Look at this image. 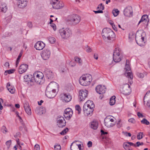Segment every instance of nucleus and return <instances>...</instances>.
I'll list each match as a JSON object with an SVG mask.
<instances>
[{
    "label": "nucleus",
    "instance_id": "obj_23",
    "mask_svg": "<svg viewBox=\"0 0 150 150\" xmlns=\"http://www.w3.org/2000/svg\"><path fill=\"white\" fill-rule=\"evenodd\" d=\"M124 13L125 16L130 17L132 15V10L131 7L129 6L125 8L124 11Z\"/></svg>",
    "mask_w": 150,
    "mask_h": 150
},
{
    "label": "nucleus",
    "instance_id": "obj_24",
    "mask_svg": "<svg viewBox=\"0 0 150 150\" xmlns=\"http://www.w3.org/2000/svg\"><path fill=\"white\" fill-rule=\"evenodd\" d=\"M28 68V65L25 64H23L21 65L18 70L19 73L22 74L26 71Z\"/></svg>",
    "mask_w": 150,
    "mask_h": 150
},
{
    "label": "nucleus",
    "instance_id": "obj_37",
    "mask_svg": "<svg viewBox=\"0 0 150 150\" xmlns=\"http://www.w3.org/2000/svg\"><path fill=\"white\" fill-rule=\"evenodd\" d=\"M75 61L77 62L80 66H81L82 64V61L81 59V58L78 57H76L75 58Z\"/></svg>",
    "mask_w": 150,
    "mask_h": 150
},
{
    "label": "nucleus",
    "instance_id": "obj_54",
    "mask_svg": "<svg viewBox=\"0 0 150 150\" xmlns=\"http://www.w3.org/2000/svg\"><path fill=\"white\" fill-rule=\"evenodd\" d=\"M51 26L53 28L54 30L55 31L57 29L56 26L54 24H52L51 25Z\"/></svg>",
    "mask_w": 150,
    "mask_h": 150
},
{
    "label": "nucleus",
    "instance_id": "obj_63",
    "mask_svg": "<svg viewBox=\"0 0 150 150\" xmlns=\"http://www.w3.org/2000/svg\"><path fill=\"white\" fill-rule=\"evenodd\" d=\"M94 12L96 13H103V11L102 10H98L97 11H94Z\"/></svg>",
    "mask_w": 150,
    "mask_h": 150
},
{
    "label": "nucleus",
    "instance_id": "obj_52",
    "mask_svg": "<svg viewBox=\"0 0 150 150\" xmlns=\"http://www.w3.org/2000/svg\"><path fill=\"white\" fill-rule=\"evenodd\" d=\"M129 122H131L132 123L134 124L135 122V120L134 119L132 118L129 119L128 120Z\"/></svg>",
    "mask_w": 150,
    "mask_h": 150
},
{
    "label": "nucleus",
    "instance_id": "obj_43",
    "mask_svg": "<svg viewBox=\"0 0 150 150\" xmlns=\"http://www.w3.org/2000/svg\"><path fill=\"white\" fill-rule=\"evenodd\" d=\"M76 110L78 111V114H80L81 113V108L79 105H76L75 107Z\"/></svg>",
    "mask_w": 150,
    "mask_h": 150
},
{
    "label": "nucleus",
    "instance_id": "obj_36",
    "mask_svg": "<svg viewBox=\"0 0 150 150\" xmlns=\"http://www.w3.org/2000/svg\"><path fill=\"white\" fill-rule=\"evenodd\" d=\"M123 146L126 150H131V147L127 142L124 143Z\"/></svg>",
    "mask_w": 150,
    "mask_h": 150
},
{
    "label": "nucleus",
    "instance_id": "obj_49",
    "mask_svg": "<svg viewBox=\"0 0 150 150\" xmlns=\"http://www.w3.org/2000/svg\"><path fill=\"white\" fill-rule=\"evenodd\" d=\"M98 8L101 10L102 11L103 10H104V7L103 5L102 4H100L98 5Z\"/></svg>",
    "mask_w": 150,
    "mask_h": 150
},
{
    "label": "nucleus",
    "instance_id": "obj_57",
    "mask_svg": "<svg viewBox=\"0 0 150 150\" xmlns=\"http://www.w3.org/2000/svg\"><path fill=\"white\" fill-rule=\"evenodd\" d=\"M92 145V142L91 141H89L87 143V145L88 147H91Z\"/></svg>",
    "mask_w": 150,
    "mask_h": 150
},
{
    "label": "nucleus",
    "instance_id": "obj_53",
    "mask_svg": "<svg viewBox=\"0 0 150 150\" xmlns=\"http://www.w3.org/2000/svg\"><path fill=\"white\" fill-rule=\"evenodd\" d=\"M143 144L144 143H143V142L140 143L139 142H136V147H139V146L143 145Z\"/></svg>",
    "mask_w": 150,
    "mask_h": 150
},
{
    "label": "nucleus",
    "instance_id": "obj_40",
    "mask_svg": "<svg viewBox=\"0 0 150 150\" xmlns=\"http://www.w3.org/2000/svg\"><path fill=\"white\" fill-rule=\"evenodd\" d=\"M141 122L142 123L146 125H149V122L145 118H144Z\"/></svg>",
    "mask_w": 150,
    "mask_h": 150
},
{
    "label": "nucleus",
    "instance_id": "obj_4",
    "mask_svg": "<svg viewBox=\"0 0 150 150\" xmlns=\"http://www.w3.org/2000/svg\"><path fill=\"white\" fill-rule=\"evenodd\" d=\"M59 33L62 39H68L72 34V32L70 29L68 28H63L60 29Z\"/></svg>",
    "mask_w": 150,
    "mask_h": 150
},
{
    "label": "nucleus",
    "instance_id": "obj_59",
    "mask_svg": "<svg viewBox=\"0 0 150 150\" xmlns=\"http://www.w3.org/2000/svg\"><path fill=\"white\" fill-rule=\"evenodd\" d=\"M112 26L113 29L116 31H117V28L116 27L115 25L114 24L113 25H112Z\"/></svg>",
    "mask_w": 150,
    "mask_h": 150
},
{
    "label": "nucleus",
    "instance_id": "obj_47",
    "mask_svg": "<svg viewBox=\"0 0 150 150\" xmlns=\"http://www.w3.org/2000/svg\"><path fill=\"white\" fill-rule=\"evenodd\" d=\"M11 140H9L7 141L6 143V145L7 148H9L11 144Z\"/></svg>",
    "mask_w": 150,
    "mask_h": 150
},
{
    "label": "nucleus",
    "instance_id": "obj_60",
    "mask_svg": "<svg viewBox=\"0 0 150 150\" xmlns=\"http://www.w3.org/2000/svg\"><path fill=\"white\" fill-rule=\"evenodd\" d=\"M124 134L126 136H129V137H130L131 136V134L130 133L125 132Z\"/></svg>",
    "mask_w": 150,
    "mask_h": 150
},
{
    "label": "nucleus",
    "instance_id": "obj_25",
    "mask_svg": "<svg viewBox=\"0 0 150 150\" xmlns=\"http://www.w3.org/2000/svg\"><path fill=\"white\" fill-rule=\"evenodd\" d=\"M35 111L37 114L41 115L45 113L46 110L45 108H41L38 107L36 108L35 109Z\"/></svg>",
    "mask_w": 150,
    "mask_h": 150
},
{
    "label": "nucleus",
    "instance_id": "obj_18",
    "mask_svg": "<svg viewBox=\"0 0 150 150\" xmlns=\"http://www.w3.org/2000/svg\"><path fill=\"white\" fill-rule=\"evenodd\" d=\"M73 113V111L71 108H67L64 111V116L67 119L69 120L72 117Z\"/></svg>",
    "mask_w": 150,
    "mask_h": 150
},
{
    "label": "nucleus",
    "instance_id": "obj_48",
    "mask_svg": "<svg viewBox=\"0 0 150 150\" xmlns=\"http://www.w3.org/2000/svg\"><path fill=\"white\" fill-rule=\"evenodd\" d=\"M137 76L141 78H143L144 76V75L143 73H138L137 74Z\"/></svg>",
    "mask_w": 150,
    "mask_h": 150
},
{
    "label": "nucleus",
    "instance_id": "obj_9",
    "mask_svg": "<svg viewBox=\"0 0 150 150\" xmlns=\"http://www.w3.org/2000/svg\"><path fill=\"white\" fill-rule=\"evenodd\" d=\"M52 8L55 9H60L62 8L64 6V4L62 1L59 0H53L50 2Z\"/></svg>",
    "mask_w": 150,
    "mask_h": 150
},
{
    "label": "nucleus",
    "instance_id": "obj_55",
    "mask_svg": "<svg viewBox=\"0 0 150 150\" xmlns=\"http://www.w3.org/2000/svg\"><path fill=\"white\" fill-rule=\"evenodd\" d=\"M15 71V69H12L8 70H7V71L8 72V74H11L13 73Z\"/></svg>",
    "mask_w": 150,
    "mask_h": 150
},
{
    "label": "nucleus",
    "instance_id": "obj_10",
    "mask_svg": "<svg viewBox=\"0 0 150 150\" xmlns=\"http://www.w3.org/2000/svg\"><path fill=\"white\" fill-rule=\"evenodd\" d=\"M67 21L74 24L76 25L80 21L81 18L77 15L73 14L68 17Z\"/></svg>",
    "mask_w": 150,
    "mask_h": 150
},
{
    "label": "nucleus",
    "instance_id": "obj_3",
    "mask_svg": "<svg viewBox=\"0 0 150 150\" xmlns=\"http://www.w3.org/2000/svg\"><path fill=\"white\" fill-rule=\"evenodd\" d=\"M92 80V76L89 74L83 75L79 78V83L83 86H87L89 85Z\"/></svg>",
    "mask_w": 150,
    "mask_h": 150
},
{
    "label": "nucleus",
    "instance_id": "obj_33",
    "mask_svg": "<svg viewBox=\"0 0 150 150\" xmlns=\"http://www.w3.org/2000/svg\"><path fill=\"white\" fill-rule=\"evenodd\" d=\"M25 81L29 82V81L34 82V81L33 79V77L32 75H25L24 76Z\"/></svg>",
    "mask_w": 150,
    "mask_h": 150
},
{
    "label": "nucleus",
    "instance_id": "obj_17",
    "mask_svg": "<svg viewBox=\"0 0 150 150\" xmlns=\"http://www.w3.org/2000/svg\"><path fill=\"white\" fill-rule=\"evenodd\" d=\"M59 85L56 82H52L49 84L47 88L57 91L59 89Z\"/></svg>",
    "mask_w": 150,
    "mask_h": 150
},
{
    "label": "nucleus",
    "instance_id": "obj_13",
    "mask_svg": "<svg viewBox=\"0 0 150 150\" xmlns=\"http://www.w3.org/2000/svg\"><path fill=\"white\" fill-rule=\"evenodd\" d=\"M149 19L148 16L144 15L142 17L141 19L139 21L138 25L140 24L141 25L146 27L148 25Z\"/></svg>",
    "mask_w": 150,
    "mask_h": 150
},
{
    "label": "nucleus",
    "instance_id": "obj_30",
    "mask_svg": "<svg viewBox=\"0 0 150 150\" xmlns=\"http://www.w3.org/2000/svg\"><path fill=\"white\" fill-rule=\"evenodd\" d=\"M98 126V122L95 120H93L90 123V127L94 130L97 129Z\"/></svg>",
    "mask_w": 150,
    "mask_h": 150
},
{
    "label": "nucleus",
    "instance_id": "obj_32",
    "mask_svg": "<svg viewBox=\"0 0 150 150\" xmlns=\"http://www.w3.org/2000/svg\"><path fill=\"white\" fill-rule=\"evenodd\" d=\"M64 100L66 102H68L70 101L71 99V97L68 93H65L63 97Z\"/></svg>",
    "mask_w": 150,
    "mask_h": 150
},
{
    "label": "nucleus",
    "instance_id": "obj_2",
    "mask_svg": "<svg viewBox=\"0 0 150 150\" xmlns=\"http://www.w3.org/2000/svg\"><path fill=\"white\" fill-rule=\"evenodd\" d=\"M95 105L93 102L91 100H88L84 105L83 111L85 115L86 116L91 115L93 111Z\"/></svg>",
    "mask_w": 150,
    "mask_h": 150
},
{
    "label": "nucleus",
    "instance_id": "obj_20",
    "mask_svg": "<svg viewBox=\"0 0 150 150\" xmlns=\"http://www.w3.org/2000/svg\"><path fill=\"white\" fill-rule=\"evenodd\" d=\"M144 102L147 106H150V91H148L144 97Z\"/></svg>",
    "mask_w": 150,
    "mask_h": 150
},
{
    "label": "nucleus",
    "instance_id": "obj_19",
    "mask_svg": "<svg viewBox=\"0 0 150 150\" xmlns=\"http://www.w3.org/2000/svg\"><path fill=\"white\" fill-rule=\"evenodd\" d=\"M57 93V91L46 88V95L49 98H53L56 95Z\"/></svg>",
    "mask_w": 150,
    "mask_h": 150
},
{
    "label": "nucleus",
    "instance_id": "obj_50",
    "mask_svg": "<svg viewBox=\"0 0 150 150\" xmlns=\"http://www.w3.org/2000/svg\"><path fill=\"white\" fill-rule=\"evenodd\" d=\"M3 102L4 101L1 98H0V109L1 110H2L3 109V107L1 105V103H3Z\"/></svg>",
    "mask_w": 150,
    "mask_h": 150
},
{
    "label": "nucleus",
    "instance_id": "obj_39",
    "mask_svg": "<svg viewBox=\"0 0 150 150\" xmlns=\"http://www.w3.org/2000/svg\"><path fill=\"white\" fill-rule=\"evenodd\" d=\"M69 130V129L68 128H66L64 129H63L62 132H60V134L62 135H64Z\"/></svg>",
    "mask_w": 150,
    "mask_h": 150
},
{
    "label": "nucleus",
    "instance_id": "obj_22",
    "mask_svg": "<svg viewBox=\"0 0 150 150\" xmlns=\"http://www.w3.org/2000/svg\"><path fill=\"white\" fill-rule=\"evenodd\" d=\"M45 46V44L42 42L40 41L37 42L34 45V47L35 49L38 50H42Z\"/></svg>",
    "mask_w": 150,
    "mask_h": 150
},
{
    "label": "nucleus",
    "instance_id": "obj_31",
    "mask_svg": "<svg viewBox=\"0 0 150 150\" xmlns=\"http://www.w3.org/2000/svg\"><path fill=\"white\" fill-rule=\"evenodd\" d=\"M7 88L9 92L12 94L14 93L15 92V90L14 88L11 86V84L10 83H7Z\"/></svg>",
    "mask_w": 150,
    "mask_h": 150
},
{
    "label": "nucleus",
    "instance_id": "obj_38",
    "mask_svg": "<svg viewBox=\"0 0 150 150\" xmlns=\"http://www.w3.org/2000/svg\"><path fill=\"white\" fill-rule=\"evenodd\" d=\"M119 11L117 9H114L112 11V13L115 17L117 16L119 14Z\"/></svg>",
    "mask_w": 150,
    "mask_h": 150
},
{
    "label": "nucleus",
    "instance_id": "obj_7",
    "mask_svg": "<svg viewBox=\"0 0 150 150\" xmlns=\"http://www.w3.org/2000/svg\"><path fill=\"white\" fill-rule=\"evenodd\" d=\"M135 39L137 43L139 45L141 46L144 45V38L142 36L141 32L137 31L135 35Z\"/></svg>",
    "mask_w": 150,
    "mask_h": 150
},
{
    "label": "nucleus",
    "instance_id": "obj_46",
    "mask_svg": "<svg viewBox=\"0 0 150 150\" xmlns=\"http://www.w3.org/2000/svg\"><path fill=\"white\" fill-rule=\"evenodd\" d=\"M122 125V124L121 122V120H119L117 122V127L119 128H120Z\"/></svg>",
    "mask_w": 150,
    "mask_h": 150
},
{
    "label": "nucleus",
    "instance_id": "obj_62",
    "mask_svg": "<svg viewBox=\"0 0 150 150\" xmlns=\"http://www.w3.org/2000/svg\"><path fill=\"white\" fill-rule=\"evenodd\" d=\"M86 51L88 52H90L92 51V49L90 47H88L86 50Z\"/></svg>",
    "mask_w": 150,
    "mask_h": 150
},
{
    "label": "nucleus",
    "instance_id": "obj_61",
    "mask_svg": "<svg viewBox=\"0 0 150 150\" xmlns=\"http://www.w3.org/2000/svg\"><path fill=\"white\" fill-rule=\"evenodd\" d=\"M128 144H129V146H134V147H136V144H134L132 142H127Z\"/></svg>",
    "mask_w": 150,
    "mask_h": 150
},
{
    "label": "nucleus",
    "instance_id": "obj_26",
    "mask_svg": "<svg viewBox=\"0 0 150 150\" xmlns=\"http://www.w3.org/2000/svg\"><path fill=\"white\" fill-rule=\"evenodd\" d=\"M23 107L26 113L29 115L31 114V110L28 102H25L23 104Z\"/></svg>",
    "mask_w": 150,
    "mask_h": 150
},
{
    "label": "nucleus",
    "instance_id": "obj_41",
    "mask_svg": "<svg viewBox=\"0 0 150 150\" xmlns=\"http://www.w3.org/2000/svg\"><path fill=\"white\" fill-rule=\"evenodd\" d=\"M143 133L142 132L139 133L137 135V138L138 139H140L143 137Z\"/></svg>",
    "mask_w": 150,
    "mask_h": 150
},
{
    "label": "nucleus",
    "instance_id": "obj_45",
    "mask_svg": "<svg viewBox=\"0 0 150 150\" xmlns=\"http://www.w3.org/2000/svg\"><path fill=\"white\" fill-rule=\"evenodd\" d=\"M1 130L4 133H6L7 132V129L5 126H3L1 127Z\"/></svg>",
    "mask_w": 150,
    "mask_h": 150
},
{
    "label": "nucleus",
    "instance_id": "obj_27",
    "mask_svg": "<svg viewBox=\"0 0 150 150\" xmlns=\"http://www.w3.org/2000/svg\"><path fill=\"white\" fill-rule=\"evenodd\" d=\"M71 150H82L80 144H77L75 143H72L71 146Z\"/></svg>",
    "mask_w": 150,
    "mask_h": 150
},
{
    "label": "nucleus",
    "instance_id": "obj_14",
    "mask_svg": "<svg viewBox=\"0 0 150 150\" xmlns=\"http://www.w3.org/2000/svg\"><path fill=\"white\" fill-rule=\"evenodd\" d=\"M122 92L125 95L129 94L131 92L130 85L128 83L124 84L122 88Z\"/></svg>",
    "mask_w": 150,
    "mask_h": 150
},
{
    "label": "nucleus",
    "instance_id": "obj_56",
    "mask_svg": "<svg viewBox=\"0 0 150 150\" xmlns=\"http://www.w3.org/2000/svg\"><path fill=\"white\" fill-rule=\"evenodd\" d=\"M94 58L95 59L97 60L98 59V54L97 53H94L93 55Z\"/></svg>",
    "mask_w": 150,
    "mask_h": 150
},
{
    "label": "nucleus",
    "instance_id": "obj_34",
    "mask_svg": "<svg viewBox=\"0 0 150 150\" xmlns=\"http://www.w3.org/2000/svg\"><path fill=\"white\" fill-rule=\"evenodd\" d=\"M1 11L3 12H6L7 10V7L6 4L4 3H1V5L0 6Z\"/></svg>",
    "mask_w": 150,
    "mask_h": 150
},
{
    "label": "nucleus",
    "instance_id": "obj_12",
    "mask_svg": "<svg viewBox=\"0 0 150 150\" xmlns=\"http://www.w3.org/2000/svg\"><path fill=\"white\" fill-rule=\"evenodd\" d=\"M57 125L59 127H63L66 125V121L62 116H59L57 118Z\"/></svg>",
    "mask_w": 150,
    "mask_h": 150
},
{
    "label": "nucleus",
    "instance_id": "obj_64",
    "mask_svg": "<svg viewBox=\"0 0 150 150\" xmlns=\"http://www.w3.org/2000/svg\"><path fill=\"white\" fill-rule=\"evenodd\" d=\"M4 66L6 67H9V63L8 62H6L4 64Z\"/></svg>",
    "mask_w": 150,
    "mask_h": 150
},
{
    "label": "nucleus",
    "instance_id": "obj_5",
    "mask_svg": "<svg viewBox=\"0 0 150 150\" xmlns=\"http://www.w3.org/2000/svg\"><path fill=\"white\" fill-rule=\"evenodd\" d=\"M123 57L122 52L121 49L116 48L114 50L113 54V58L115 62H120Z\"/></svg>",
    "mask_w": 150,
    "mask_h": 150
},
{
    "label": "nucleus",
    "instance_id": "obj_16",
    "mask_svg": "<svg viewBox=\"0 0 150 150\" xmlns=\"http://www.w3.org/2000/svg\"><path fill=\"white\" fill-rule=\"evenodd\" d=\"M88 91L86 90L82 89L79 92V100L80 101L84 100L88 96Z\"/></svg>",
    "mask_w": 150,
    "mask_h": 150
},
{
    "label": "nucleus",
    "instance_id": "obj_51",
    "mask_svg": "<svg viewBox=\"0 0 150 150\" xmlns=\"http://www.w3.org/2000/svg\"><path fill=\"white\" fill-rule=\"evenodd\" d=\"M34 150H40V146L38 144H36L34 147Z\"/></svg>",
    "mask_w": 150,
    "mask_h": 150
},
{
    "label": "nucleus",
    "instance_id": "obj_35",
    "mask_svg": "<svg viewBox=\"0 0 150 150\" xmlns=\"http://www.w3.org/2000/svg\"><path fill=\"white\" fill-rule=\"evenodd\" d=\"M115 96H112L110 99L109 103L111 105H114L115 102Z\"/></svg>",
    "mask_w": 150,
    "mask_h": 150
},
{
    "label": "nucleus",
    "instance_id": "obj_58",
    "mask_svg": "<svg viewBox=\"0 0 150 150\" xmlns=\"http://www.w3.org/2000/svg\"><path fill=\"white\" fill-rule=\"evenodd\" d=\"M137 115L139 117H143V115L142 113L139 112H138L137 113Z\"/></svg>",
    "mask_w": 150,
    "mask_h": 150
},
{
    "label": "nucleus",
    "instance_id": "obj_28",
    "mask_svg": "<svg viewBox=\"0 0 150 150\" xmlns=\"http://www.w3.org/2000/svg\"><path fill=\"white\" fill-rule=\"evenodd\" d=\"M27 1L25 0H20L18 1V7L21 8H23L27 6Z\"/></svg>",
    "mask_w": 150,
    "mask_h": 150
},
{
    "label": "nucleus",
    "instance_id": "obj_42",
    "mask_svg": "<svg viewBox=\"0 0 150 150\" xmlns=\"http://www.w3.org/2000/svg\"><path fill=\"white\" fill-rule=\"evenodd\" d=\"M49 40L51 43H54L56 41L55 39L53 37H50L49 38Z\"/></svg>",
    "mask_w": 150,
    "mask_h": 150
},
{
    "label": "nucleus",
    "instance_id": "obj_8",
    "mask_svg": "<svg viewBox=\"0 0 150 150\" xmlns=\"http://www.w3.org/2000/svg\"><path fill=\"white\" fill-rule=\"evenodd\" d=\"M125 76L129 79L132 80L133 78V76L131 72L130 68L129 65V61L128 60L126 61V64L125 68Z\"/></svg>",
    "mask_w": 150,
    "mask_h": 150
},
{
    "label": "nucleus",
    "instance_id": "obj_1",
    "mask_svg": "<svg viewBox=\"0 0 150 150\" xmlns=\"http://www.w3.org/2000/svg\"><path fill=\"white\" fill-rule=\"evenodd\" d=\"M101 35L103 39L108 42L113 41L115 36V33L109 28H104L102 30Z\"/></svg>",
    "mask_w": 150,
    "mask_h": 150
},
{
    "label": "nucleus",
    "instance_id": "obj_11",
    "mask_svg": "<svg viewBox=\"0 0 150 150\" xmlns=\"http://www.w3.org/2000/svg\"><path fill=\"white\" fill-rule=\"evenodd\" d=\"M115 123V122L112 117H107L104 120V124L108 127L113 126Z\"/></svg>",
    "mask_w": 150,
    "mask_h": 150
},
{
    "label": "nucleus",
    "instance_id": "obj_29",
    "mask_svg": "<svg viewBox=\"0 0 150 150\" xmlns=\"http://www.w3.org/2000/svg\"><path fill=\"white\" fill-rule=\"evenodd\" d=\"M45 73L46 76L48 79H51L53 77V74L52 71L48 69H46L45 71Z\"/></svg>",
    "mask_w": 150,
    "mask_h": 150
},
{
    "label": "nucleus",
    "instance_id": "obj_15",
    "mask_svg": "<svg viewBox=\"0 0 150 150\" xmlns=\"http://www.w3.org/2000/svg\"><path fill=\"white\" fill-rule=\"evenodd\" d=\"M50 50L48 49H45L42 52L41 55L43 60H46L50 58Z\"/></svg>",
    "mask_w": 150,
    "mask_h": 150
},
{
    "label": "nucleus",
    "instance_id": "obj_21",
    "mask_svg": "<svg viewBox=\"0 0 150 150\" xmlns=\"http://www.w3.org/2000/svg\"><path fill=\"white\" fill-rule=\"evenodd\" d=\"M96 90L97 92L98 93L103 94L105 92L106 88L105 86L99 85L96 87Z\"/></svg>",
    "mask_w": 150,
    "mask_h": 150
},
{
    "label": "nucleus",
    "instance_id": "obj_6",
    "mask_svg": "<svg viewBox=\"0 0 150 150\" xmlns=\"http://www.w3.org/2000/svg\"><path fill=\"white\" fill-rule=\"evenodd\" d=\"M44 76L41 72H35L33 74V79L34 82H35L38 84H42L44 82Z\"/></svg>",
    "mask_w": 150,
    "mask_h": 150
},
{
    "label": "nucleus",
    "instance_id": "obj_44",
    "mask_svg": "<svg viewBox=\"0 0 150 150\" xmlns=\"http://www.w3.org/2000/svg\"><path fill=\"white\" fill-rule=\"evenodd\" d=\"M55 150H61V146L59 144H55L54 146Z\"/></svg>",
    "mask_w": 150,
    "mask_h": 150
}]
</instances>
